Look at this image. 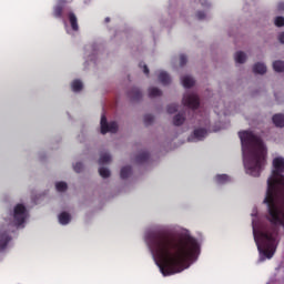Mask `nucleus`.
Wrapping results in <instances>:
<instances>
[{
	"label": "nucleus",
	"instance_id": "2f4dec72",
	"mask_svg": "<svg viewBox=\"0 0 284 284\" xmlns=\"http://www.w3.org/2000/svg\"><path fill=\"white\" fill-rule=\"evenodd\" d=\"M139 65L143 69L144 74H150V69L148 68V64H143V62H141Z\"/></svg>",
	"mask_w": 284,
	"mask_h": 284
},
{
	"label": "nucleus",
	"instance_id": "20e7f679",
	"mask_svg": "<svg viewBox=\"0 0 284 284\" xmlns=\"http://www.w3.org/2000/svg\"><path fill=\"white\" fill-rule=\"evenodd\" d=\"M100 125L101 134H108V132H111V134H116V132H119V124L114 121L108 123V118H105V115L101 116Z\"/></svg>",
	"mask_w": 284,
	"mask_h": 284
},
{
	"label": "nucleus",
	"instance_id": "f257e3e1",
	"mask_svg": "<svg viewBox=\"0 0 284 284\" xmlns=\"http://www.w3.org/2000/svg\"><path fill=\"white\" fill-rule=\"evenodd\" d=\"M149 245L161 261L160 270L163 276L183 272L185 263L194 258L199 252V242L193 237L179 239L166 229L152 233L149 237Z\"/></svg>",
	"mask_w": 284,
	"mask_h": 284
},
{
	"label": "nucleus",
	"instance_id": "f3484780",
	"mask_svg": "<svg viewBox=\"0 0 284 284\" xmlns=\"http://www.w3.org/2000/svg\"><path fill=\"white\" fill-rule=\"evenodd\" d=\"M161 94H163V92L156 87L149 89L150 99H156V97H161Z\"/></svg>",
	"mask_w": 284,
	"mask_h": 284
},
{
	"label": "nucleus",
	"instance_id": "f8f14e48",
	"mask_svg": "<svg viewBox=\"0 0 284 284\" xmlns=\"http://www.w3.org/2000/svg\"><path fill=\"white\" fill-rule=\"evenodd\" d=\"M193 136L197 139V141H203L205 136H207V130L205 129H195L193 132Z\"/></svg>",
	"mask_w": 284,
	"mask_h": 284
},
{
	"label": "nucleus",
	"instance_id": "39448f33",
	"mask_svg": "<svg viewBox=\"0 0 284 284\" xmlns=\"http://www.w3.org/2000/svg\"><path fill=\"white\" fill-rule=\"evenodd\" d=\"M182 103L191 110H197V108L201 105V101L199 100V95L196 93L185 94L183 97Z\"/></svg>",
	"mask_w": 284,
	"mask_h": 284
},
{
	"label": "nucleus",
	"instance_id": "6e6552de",
	"mask_svg": "<svg viewBox=\"0 0 284 284\" xmlns=\"http://www.w3.org/2000/svg\"><path fill=\"white\" fill-rule=\"evenodd\" d=\"M63 3H65V0H60V3L54 7L53 17H55V19L63 17Z\"/></svg>",
	"mask_w": 284,
	"mask_h": 284
},
{
	"label": "nucleus",
	"instance_id": "a211bd4d",
	"mask_svg": "<svg viewBox=\"0 0 284 284\" xmlns=\"http://www.w3.org/2000/svg\"><path fill=\"white\" fill-rule=\"evenodd\" d=\"M185 123V115L183 113H179L173 118V124L179 126Z\"/></svg>",
	"mask_w": 284,
	"mask_h": 284
},
{
	"label": "nucleus",
	"instance_id": "ddd939ff",
	"mask_svg": "<svg viewBox=\"0 0 284 284\" xmlns=\"http://www.w3.org/2000/svg\"><path fill=\"white\" fill-rule=\"evenodd\" d=\"M253 72L255 74H265V72H267V67H265L263 63L257 62L254 64L253 67Z\"/></svg>",
	"mask_w": 284,
	"mask_h": 284
},
{
	"label": "nucleus",
	"instance_id": "f03ea898",
	"mask_svg": "<svg viewBox=\"0 0 284 284\" xmlns=\"http://www.w3.org/2000/svg\"><path fill=\"white\" fill-rule=\"evenodd\" d=\"M244 154V168L251 176H261L266 163L267 149L263 140L254 132L242 131L239 133Z\"/></svg>",
	"mask_w": 284,
	"mask_h": 284
},
{
	"label": "nucleus",
	"instance_id": "c756f323",
	"mask_svg": "<svg viewBox=\"0 0 284 284\" xmlns=\"http://www.w3.org/2000/svg\"><path fill=\"white\" fill-rule=\"evenodd\" d=\"M275 26L277 28H283V26H284V18L283 17H276L275 18Z\"/></svg>",
	"mask_w": 284,
	"mask_h": 284
},
{
	"label": "nucleus",
	"instance_id": "dca6fc26",
	"mask_svg": "<svg viewBox=\"0 0 284 284\" xmlns=\"http://www.w3.org/2000/svg\"><path fill=\"white\" fill-rule=\"evenodd\" d=\"M150 160V153L148 152H142L136 155L135 161L136 163H146V161Z\"/></svg>",
	"mask_w": 284,
	"mask_h": 284
},
{
	"label": "nucleus",
	"instance_id": "4be33fe9",
	"mask_svg": "<svg viewBox=\"0 0 284 284\" xmlns=\"http://www.w3.org/2000/svg\"><path fill=\"white\" fill-rule=\"evenodd\" d=\"M73 92H81L83 90V82L74 80L71 84Z\"/></svg>",
	"mask_w": 284,
	"mask_h": 284
},
{
	"label": "nucleus",
	"instance_id": "4468645a",
	"mask_svg": "<svg viewBox=\"0 0 284 284\" xmlns=\"http://www.w3.org/2000/svg\"><path fill=\"white\" fill-rule=\"evenodd\" d=\"M182 85H183V88H186V89L194 88V79L190 75L183 77Z\"/></svg>",
	"mask_w": 284,
	"mask_h": 284
},
{
	"label": "nucleus",
	"instance_id": "cd10ccee",
	"mask_svg": "<svg viewBox=\"0 0 284 284\" xmlns=\"http://www.w3.org/2000/svg\"><path fill=\"white\" fill-rule=\"evenodd\" d=\"M152 123H154V115L152 114L144 115V124L152 125Z\"/></svg>",
	"mask_w": 284,
	"mask_h": 284
},
{
	"label": "nucleus",
	"instance_id": "9d476101",
	"mask_svg": "<svg viewBox=\"0 0 284 284\" xmlns=\"http://www.w3.org/2000/svg\"><path fill=\"white\" fill-rule=\"evenodd\" d=\"M69 21H70V26H71L72 30L74 32L79 31V21L77 19V16L74 14V12L69 13Z\"/></svg>",
	"mask_w": 284,
	"mask_h": 284
},
{
	"label": "nucleus",
	"instance_id": "c9c22d12",
	"mask_svg": "<svg viewBox=\"0 0 284 284\" xmlns=\"http://www.w3.org/2000/svg\"><path fill=\"white\" fill-rule=\"evenodd\" d=\"M105 23H110V18H105Z\"/></svg>",
	"mask_w": 284,
	"mask_h": 284
},
{
	"label": "nucleus",
	"instance_id": "2eb2a0df",
	"mask_svg": "<svg viewBox=\"0 0 284 284\" xmlns=\"http://www.w3.org/2000/svg\"><path fill=\"white\" fill-rule=\"evenodd\" d=\"M70 221H71V217H70L68 212L60 213V215H59V223L61 225H68V223H70Z\"/></svg>",
	"mask_w": 284,
	"mask_h": 284
},
{
	"label": "nucleus",
	"instance_id": "b1692460",
	"mask_svg": "<svg viewBox=\"0 0 284 284\" xmlns=\"http://www.w3.org/2000/svg\"><path fill=\"white\" fill-rule=\"evenodd\" d=\"M110 161H112V156H110L109 153H104L100 155L99 165H105V163H110Z\"/></svg>",
	"mask_w": 284,
	"mask_h": 284
},
{
	"label": "nucleus",
	"instance_id": "aec40b11",
	"mask_svg": "<svg viewBox=\"0 0 284 284\" xmlns=\"http://www.w3.org/2000/svg\"><path fill=\"white\" fill-rule=\"evenodd\" d=\"M132 174V166H123L120 171L121 179H128Z\"/></svg>",
	"mask_w": 284,
	"mask_h": 284
},
{
	"label": "nucleus",
	"instance_id": "a878e982",
	"mask_svg": "<svg viewBox=\"0 0 284 284\" xmlns=\"http://www.w3.org/2000/svg\"><path fill=\"white\" fill-rule=\"evenodd\" d=\"M166 111L169 114H174L175 112L179 111V104L176 103L169 104L166 108Z\"/></svg>",
	"mask_w": 284,
	"mask_h": 284
},
{
	"label": "nucleus",
	"instance_id": "5701e85b",
	"mask_svg": "<svg viewBox=\"0 0 284 284\" xmlns=\"http://www.w3.org/2000/svg\"><path fill=\"white\" fill-rule=\"evenodd\" d=\"M273 70L275 72H284V62L281 60H276L273 62Z\"/></svg>",
	"mask_w": 284,
	"mask_h": 284
},
{
	"label": "nucleus",
	"instance_id": "412c9836",
	"mask_svg": "<svg viewBox=\"0 0 284 284\" xmlns=\"http://www.w3.org/2000/svg\"><path fill=\"white\" fill-rule=\"evenodd\" d=\"M247 59V55L243 51H239L235 53V62L236 63H244Z\"/></svg>",
	"mask_w": 284,
	"mask_h": 284
},
{
	"label": "nucleus",
	"instance_id": "7c9ffc66",
	"mask_svg": "<svg viewBox=\"0 0 284 284\" xmlns=\"http://www.w3.org/2000/svg\"><path fill=\"white\" fill-rule=\"evenodd\" d=\"M187 63V57L185 54L180 55V65H185Z\"/></svg>",
	"mask_w": 284,
	"mask_h": 284
},
{
	"label": "nucleus",
	"instance_id": "7ed1b4c3",
	"mask_svg": "<svg viewBox=\"0 0 284 284\" xmlns=\"http://www.w3.org/2000/svg\"><path fill=\"white\" fill-rule=\"evenodd\" d=\"M12 221L9 222V225H13L14 227H20L26 223V219H28V210L23 204H17L13 209Z\"/></svg>",
	"mask_w": 284,
	"mask_h": 284
},
{
	"label": "nucleus",
	"instance_id": "393cba45",
	"mask_svg": "<svg viewBox=\"0 0 284 284\" xmlns=\"http://www.w3.org/2000/svg\"><path fill=\"white\" fill-rule=\"evenodd\" d=\"M99 174H100V176H102V179H109L110 170L108 168H105V166H101L99 169Z\"/></svg>",
	"mask_w": 284,
	"mask_h": 284
},
{
	"label": "nucleus",
	"instance_id": "0eeeda50",
	"mask_svg": "<svg viewBox=\"0 0 284 284\" xmlns=\"http://www.w3.org/2000/svg\"><path fill=\"white\" fill-rule=\"evenodd\" d=\"M129 97L131 101H141V99H143V93H141V90L139 88H132L129 91Z\"/></svg>",
	"mask_w": 284,
	"mask_h": 284
},
{
	"label": "nucleus",
	"instance_id": "72a5a7b5",
	"mask_svg": "<svg viewBox=\"0 0 284 284\" xmlns=\"http://www.w3.org/2000/svg\"><path fill=\"white\" fill-rule=\"evenodd\" d=\"M277 10H278L280 12H284V2H280V3L277 4Z\"/></svg>",
	"mask_w": 284,
	"mask_h": 284
},
{
	"label": "nucleus",
	"instance_id": "c85d7f7f",
	"mask_svg": "<svg viewBox=\"0 0 284 284\" xmlns=\"http://www.w3.org/2000/svg\"><path fill=\"white\" fill-rule=\"evenodd\" d=\"M73 170H74V172L80 174V172H83V163H81V162L75 163V165H73Z\"/></svg>",
	"mask_w": 284,
	"mask_h": 284
},
{
	"label": "nucleus",
	"instance_id": "423d86ee",
	"mask_svg": "<svg viewBox=\"0 0 284 284\" xmlns=\"http://www.w3.org/2000/svg\"><path fill=\"white\" fill-rule=\"evenodd\" d=\"M12 241V236L8 231L0 229V252H3L8 247V243Z\"/></svg>",
	"mask_w": 284,
	"mask_h": 284
},
{
	"label": "nucleus",
	"instance_id": "6ab92c4d",
	"mask_svg": "<svg viewBox=\"0 0 284 284\" xmlns=\"http://www.w3.org/2000/svg\"><path fill=\"white\" fill-rule=\"evenodd\" d=\"M216 183L223 185L225 183H230V176L227 174H220L215 176Z\"/></svg>",
	"mask_w": 284,
	"mask_h": 284
},
{
	"label": "nucleus",
	"instance_id": "1a4fd4ad",
	"mask_svg": "<svg viewBox=\"0 0 284 284\" xmlns=\"http://www.w3.org/2000/svg\"><path fill=\"white\" fill-rule=\"evenodd\" d=\"M272 121L276 128H284V114L277 113L274 114Z\"/></svg>",
	"mask_w": 284,
	"mask_h": 284
},
{
	"label": "nucleus",
	"instance_id": "f704fd0d",
	"mask_svg": "<svg viewBox=\"0 0 284 284\" xmlns=\"http://www.w3.org/2000/svg\"><path fill=\"white\" fill-rule=\"evenodd\" d=\"M278 41L280 43H284V32L280 33Z\"/></svg>",
	"mask_w": 284,
	"mask_h": 284
},
{
	"label": "nucleus",
	"instance_id": "bb28decb",
	"mask_svg": "<svg viewBox=\"0 0 284 284\" xmlns=\"http://www.w3.org/2000/svg\"><path fill=\"white\" fill-rule=\"evenodd\" d=\"M55 189L58 192H65V190H68V183L65 182H58L55 184Z\"/></svg>",
	"mask_w": 284,
	"mask_h": 284
},
{
	"label": "nucleus",
	"instance_id": "473e14b6",
	"mask_svg": "<svg viewBox=\"0 0 284 284\" xmlns=\"http://www.w3.org/2000/svg\"><path fill=\"white\" fill-rule=\"evenodd\" d=\"M196 19H199V21H203V19H205V12L197 11L196 12Z\"/></svg>",
	"mask_w": 284,
	"mask_h": 284
},
{
	"label": "nucleus",
	"instance_id": "9b49d317",
	"mask_svg": "<svg viewBox=\"0 0 284 284\" xmlns=\"http://www.w3.org/2000/svg\"><path fill=\"white\" fill-rule=\"evenodd\" d=\"M159 81L160 83H162V85H170L172 79L170 78V74H168V72L162 71L159 74Z\"/></svg>",
	"mask_w": 284,
	"mask_h": 284
}]
</instances>
